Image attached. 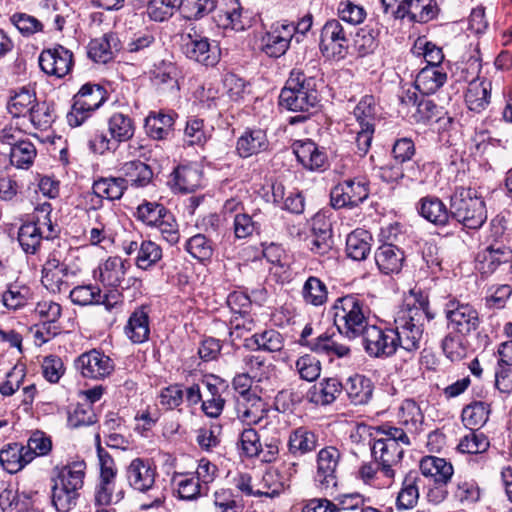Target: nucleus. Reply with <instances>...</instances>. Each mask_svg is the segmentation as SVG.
I'll use <instances>...</instances> for the list:
<instances>
[{
  "mask_svg": "<svg viewBox=\"0 0 512 512\" xmlns=\"http://www.w3.org/2000/svg\"><path fill=\"white\" fill-rule=\"evenodd\" d=\"M434 314L428 307V299L421 292L411 291L399 307L394 318L396 349L402 348L414 352L420 348L425 318L433 319Z\"/></svg>",
  "mask_w": 512,
  "mask_h": 512,
  "instance_id": "obj_1",
  "label": "nucleus"
},
{
  "mask_svg": "<svg viewBox=\"0 0 512 512\" xmlns=\"http://www.w3.org/2000/svg\"><path fill=\"white\" fill-rule=\"evenodd\" d=\"M411 444L410 438L403 428L383 426L377 429V435L371 444V454L378 464L380 473L387 479L390 486L395 478L396 470L402 460L403 446Z\"/></svg>",
  "mask_w": 512,
  "mask_h": 512,
  "instance_id": "obj_2",
  "label": "nucleus"
},
{
  "mask_svg": "<svg viewBox=\"0 0 512 512\" xmlns=\"http://www.w3.org/2000/svg\"><path fill=\"white\" fill-rule=\"evenodd\" d=\"M454 61L450 64V89L458 93L461 88L479 78L481 58L478 44H474L469 34H459L450 40Z\"/></svg>",
  "mask_w": 512,
  "mask_h": 512,
  "instance_id": "obj_3",
  "label": "nucleus"
},
{
  "mask_svg": "<svg viewBox=\"0 0 512 512\" xmlns=\"http://www.w3.org/2000/svg\"><path fill=\"white\" fill-rule=\"evenodd\" d=\"M86 464L74 461L58 468L52 486V504L59 512H68L77 504L80 490L84 486Z\"/></svg>",
  "mask_w": 512,
  "mask_h": 512,
  "instance_id": "obj_4",
  "label": "nucleus"
},
{
  "mask_svg": "<svg viewBox=\"0 0 512 512\" xmlns=\"http://www.w3.org/2000/svg\"><path fill=\"white\" fill-rule=\"evenodd\" d=\"M333 320L339 333L348 339L360 337L369 325V308L358 294H348L335 300Z\"/></svg>",
  "mask_w": 512,
  "mask_h": 512,
  "instance_id": "obj_5",
  "label": "nucleus"
},
{
  "mask_svg": "<svg viewBox=\"0 0 512 512\" xmlns=\"http://www.w3.org/2000/svg\"><path fill=\"white\" fill-rule=\"evenodd\" d=\"M129 486L142 494H148L150 501L142 502L140 508L148 510L160 507L165 500L163 490L156 483L157 470L148 459L135 458L125 470Z\"/></svg>",
  "mask_w": 512,
  "mask_h": 512,
  "instance_id": "obj_6",
  "label": "nucleus"
},
{
  "mask_svg": "<svg viewBox=\"0 0 512 512\" xmlns=\"http://www.w3.org/2000/svg\"><path fill=\"white\" fill-rule=\"evenodd\" d=\"M450 216L468 229H478L487 219L485 202L475 190L457 187L450 197Z\"/></svg>",
  "mask_w": 512,
  "mask_h": 512,
  "instance_id": "obj_7",
  "label": "nucleus"
},
{
  "mask_svg": "<svg viewBox=\"0 0 512 512\" xmlns=\"http://www.w3.org/2000/svg\"><path fill=\"white\" fill-rule=\"evenodd\" d=\"M421 474L428 480V501L443 502L448 495V462L443 457L427 455L419 462Z\"/></svg>",
  "mask_w": 512,
  "mask_h": 512,
  "instance_id": "obj_8",
  "label": "nucleus"
},
{
  "mask_svg": "<svg viewBox=\"0 0 512 512\" xmlns=\"http://www.w3.org/2000/svg\"><path fill=\"white\" fill-rule=\"evenodd\" d=\"M106 91L97 84L86 83L73 97V105L67 114L70 126L82 125L106 100Z\"/></svg>",
  "mask_w": 512,
  "mask_h": 512,
  "instance_id": "obj_9",
  "label": "nucleus"
},
{
  "mask_svg": "<svg viewBox=\"0 0 512 512\" xmlns=\"http://www.w3.org/2000/svg\"><path fill=\"white\" fill-rule=\"evenodd\" d=\"M352 32L337 19L328 20L321 29L319 47L323 55L343 59L350 44Z\"/></svg>",
  "mask_w": 512,
  "mask_h": 512,
  "instance_id": "obj_10",
  "label": "nucleus"
},
{
  "mask_svg": "<svg viewBox=\"0 0 512 512\" xmlns=\"http://www.w3.org/2000/svg\"><path fill=\"white\" fill-rule=\"evenodd\" d=\"M368 183L363 179H348L330 191V202L334 209L355 208L369 196Z\"/></svg>",
  "mask_w": 512,
  "mask_h": 512,
  "instance_id": "obj_11",
  "label": "nucleus"
},
{
  "mask_svg": "<svg viewBox=\"0 0 512 512\" xmlns=\"http://www.w3.org/2000/svg\"><path fill=\"white\" fill-rule=\"evenodd\" d=\"M360 336L363 348L370 357L388 358L397 351L392 328L382 329L376 325H368Z\"/></svg>",
  "mask_w": 512,
  "mask_h": 512,
  "instance_id": "obj_12",
  "label": "nucleus"
},
{
  "mask_svg": "<svg viewBox=\"0 0 512 512\" xmlns=\"http://www.w3.org/2000/svg\"><path fill=\"white\" fill-rule=\"evenodd\" d=\"M340 458L341 453L334 446L324 447L317 453L314 481L321 490L333 491L337 486Z\"/></svg>",
  "mask_w": 512,
  "mask_h": 512,
  "instance_id": "obj_13",
  "label": "nucleus"
},
{
  "mask_svg": "<svg viewBox=\"0 0 512 512\" xmlns=\"http://www.w3.org/2000/svg\"><path fill=\"white\" fill-rule=\"evenodd\" d=\"M181 51L190 60L205 66H214L219 61L217 46H212L206 37L191 32L181 36Z\"/></svg>",
  "mask_w": 512,
  "mask_h": 512,
  "instance_id": "obj_14",
  "label": "nucleus"
},
{
  "mask_svg": "<svg viewBox=\"0 0 512 512\" xmlns=\"http://www.w3.org/2000/svg\"><path fill=\"white\" fill-rule=\"evenodd\" d=\"M293 37L294 23H275L261 37V51L268 57L279 58L287 52Z\"/></svg>",
  "mask_w": 512,
  "mask_h": 512,
  "instance_id": "obj_15",
  "label": "nucleus"
},
{
  "mask_svg": "<svg viewBox=\"0 0 512 512\" xmlns=\"http://www.w3.org/2000/svg\"><path fill=\"white\" fill-rule=\"evenodd\" d=\"M39 65L47 75L63 78L74 65L73 53L62 45H56L40 53Z\"/></svg>",
  "mask_w": 512,
  "mask_h": 512,
  "instance_id": "obj_16",
  "label": "nucleus"
},
{
  "mask_svg": "<svg viewBox=\"0 0 512 512\" xmlns=\"http://www.w3.org/2000/svg\"><path fill=\"white\" fill-rule=\"evenodd\" d=\"M280 105L300 115L291 117L290 124H296L307 120L311 110L315 109L319 102V95H305L303 92L283 88L279 96Z\"/></svg>",
  "mask_w": 512,
  "mask_h": 512,
  "instance_id": "obj_17",
  "label": "nucleus"
},
{
  "mask_svg": "<svg viewBox=\"0 0 512 512\" xmlns=\"http://www.w3.org/2000/svg\"><path fill=\"white\" fill-rule=\"evenodd\" d=\"M75 365L84 377L91 379H102L114 369L109 356L95 349L81 354Z\"/></svg>",
  "mask_w": 512,
  "mask_h": 512,
  "instance_id": "obj_18",
  "label": "nucleus"
},
{
  "mask_svg": "<svg viewBox=\"0 0 512 512\" xmlns=\"http://www.w3.org/2000/svg\"><path fill=\"white\" fill-rule=\"evenodd\" d=\"M436 15L433 0H403L398 4L393 16L397 19L408 17L411 22L427 23Z\"/></svg>",
  "mask_w": 512,
  "mask_h": 512,
  "instance_id": "obj_19",
  "label": "nucleus"
},
{
  "mask_svg": "<svg viewBox=\"0 0 512 512\" xmlns=\"http://www.w3.org/2000/svg\"><path fill=\"white\" fill-rule=\"evenodd\" d=\"M36 493H19L8 484L0 493V507L4 512H41L36 504Z\"/></svg>",
  "mask_w": 512,
  "mask_h": 512,
  "instance_id": "obj_20",
  "label": "nucleus"
},
{
  "mask_svg": "<svg viewBox=\"0 0 512 512\" xmlns=\"http://www.w3.org/2000/svg\"><path fill=\"white\" fill-rule=\"evenodd\" d=\"M69 296L71 301L79 306L103 304L110 310L117 302L119 294H102L99 287L94 285H79L74 287Z\"/></svg>",
  "mask_w": 512,
  "mask_h": 512,
  "instance_id": "obj_21",
  "label": "nucleus"
},
{
  "mask_svg": "<svg viewBox=\"0 0 512 512\" xmlns=\"http://www.w3.org/2000/svg\"><path fill=\"white\" fill-rule=\"evenodd\" d=\"M478 326V313L469 304L450 301V331L466 336Z\"/></svg>",
  "mask_w": 512,
  "mask_h": 512,
  "instance_id": "obj_22",
  "label": "nucleus"
},
{
  "mask_svg": "<svg viewBox=\"0 0 512 512\" xmlns=\"http://www.w3.org/2000/svg\"><path fill=\"white\" fill-rule=\"evenodd\" d=\"M235 409L238 419L249 426L258 424L267 413L266 404L258 395L237 396Z\"/></svg>",
  "mask_w": 512,
  "mask_h": 512,
  "instance_id": "obj_23",
  "label": "nucleus"
},
{
  "mask_svg": "<svg viewBox=\"0 0 512 512\" xmlns=\"http://www.w3.org/2000/svg\"><path fill=\"white\" fill-rule=\"evenodd\" d=\"M202 172L194 165H180L170 175L169 184L181 193L194 192L201 184Z\"/></svg>",
  "mask_w": 512,
  "mask_h": 512,
  "instance_id": "obj_24",
  "label": "nucleus"
},
{
  "mask_svg": "<svg viewBox=\"0 0 512 512\" xmlns=\"http://www.w3.org/2000/svg\"><path fill=\"white\" fill-rule=\"evenodd\" d=\"M404 260L403 250L391 243L382 244L375 252V262L379 270L387 275L399 273Z\"/></svg>",
  "mask_w": 512,
  "mask_h": 512,
  "instance_id": "obj_25",
  "label": "nucleus"
},
{
  "mask_svg": "<svg viewBox=\"0 0 512 512\" xmlns=\"http://www.w3.org/2000/svg\"><path fill=\"white\" fill-rule=\"evenodd\" d=\"M269 147L266 132L262 129H247L237 140L236 151L242 158L266 151Z\"/></svg>",
  "mask_w": 512,
  "mask_h": 512,
  "instance_id": "obj_26",
  "label": "nucleus"
},
{
  "mask_svg": "<svg viewBox=\"0 0 512 512\" xmlns=\"http://www.w3.org/2000/svg\"><path fill=\"white\" fill-rule=\"evenodd\" d=\"M121 48L120 40L115 33H106L102 37L92 39L88 45V56L98 63H107L114 53Z\"/></svg>",
  "mask_w": 512,
  "mask_h": 512,
  "instance_id": "obj_27",
  "label": "nucleus"
},
{
  "mask_svg": "<svg viewBox=\"0 0 512 512\" xmlns=\"http://www.w3.org/2000/svg\"><path fill=\"white\" fill-rule=\"evenodd\" d=\"M318 446V434L308 427L300 426L290 432L288 450L294 456H303L313 452Z\"/></svg>",
  "mask_w": 512,
  "mask_h": 512,
  "instance_id": "obj_28",
  "label": "nucleus"
},
{
  "mask_svg": "<svg viewBox=\"0 0 512 512\" xmlns=\"http://www.w3.org/2000/svg\"><path fill=\"white\" fill-rule=\"evenodd\" d=\"M491 83L479 78L467 85L464 94L465 103L470 111L480 113L485 110L490 103Z\"/></svg>",
  "mask_w": 512,
  "mask_h": 512,
  "instance_id": "obj_29",
  "label": "nucleus"
},
{
  "mask_svg": "<svg viewBox=\"0 0 512 512\" xmlns=\"http://www.w3.org/2000/svg\"><path fill=\"white\" fill-rule=\"evenodd\" d=\"M31 461V454L19 443L8 444L0 451V463L11 474L22 470Z\"/></svg>",
  "mask_w": 512,
  "mask_h": 512,
  "instance_id": "obj_30",
  "label": "nucleus"
},
{
  "mask_svg": "<svg viewBox=\"0 0 512 512\" xmlns=\"http://www.w3.org/2000/svg\"><path fill=\"white\" fill-rule=\"evenodd\" d=\"M293 151L297 160L310 170L322 168L326 161V156L317 145L310 141H297L293 144Z\"/></svg>",
  "mask_w": 512,
  "mask_h": 512,
  "instance_id": "obj_31",
  "label": "nucleus"
},
{
  "mask_svg": "<svg viewBox=\"0 0 512 512\" xmlns=\"http://www.w3.org/2000/svg\"><path fill=\"white\" fill-rule=\"evenodd\" d=\"M175 116V113L150 112L145 119L147 134L155 140L168 138L173 131Z\"/></svg>",
  "mask_w": 512,
  "mask_h": 512,
  "instance_id": "obj_32",
  "label": "nucleus"
},
{
  "mask_svg": "<svg viewBox=\"0 0 512 512\" xmlns=\"http://www.w3.org/2000/svg\"><path fill=\"white\" fill-rule=\"evenodd\" d=\"M121 172L126 187L128 185L135 188L145 187L153 178V171L150 166L139 160L124 163L121 167Z\"/></svg>",
  "mask_w": 512,
  "mask_h": 512,
  "instance_id": "obj_33",
  "label": "nucleus"
},
{
  "mask_svg": "<svg viewBox=\"0 0 512 512\" xmlns=\"http://www.w3.org/2000/svg\"><path fill=\"white\" fill-rule=\"evenodd\" d=\"M418 481L419 477L415 471H410L405 475L395 502L398 511L410 510L417 505L419 499Z\"/></svg>",
  "mask_w": 512,
  "mask_h": 512,
  "instance_id": "obj_34",
  "label": "nucleus"
},
{
  "mask_svg": "<svg viewBox=\"0 0 512 512\" xmlns=\"http://www.w3.org/2000/svg\"><path fill=\"white\" fill-rule=\"evenodd\" d=\"M216 22L224 29L235 31H242L248 26L247 17L243 15V8L238 0H230L225 9L219 10Z\"/></svg>",
  "mask_w": 512,
  "mask_h": 512,
  "instance_id": "obj_35",
  "label": "nucleus"
},
{
  "mask_svg": "<svg viewBox=\"0 0 512 512\" xmlns=\"http://www.w3.org/2000/svg\"><path fill=\"white\" fill-rule=\"evenodd\" d=\"M125 334L133 343H143L150 335L149 315L143 307L136 309L125 326Z\"/></svg>",
  "mask_w": 512,
  "mask_h": 512,
  "instance_id": "obj_36",
  "label": "nucleus"
},
{
  "mask_svg": "<svg viewBox=\"0 0 512 512\" xmlns=\"http://www.w3.org/2000/svg\"><path fill=\"white\" fill-rule=\"evenodd\" d=\"M153 85L163 92H174L179 89L177 68L169 61H161L151 71Z\"/></svg>",
  "mask_w": 512,
  "mask_h": 512,
  "instance_id": "obj_37",
  "label": "nucleus"
},
{
  "mask_svg": "<svg viewBox=\"0 0 512 512\" xmlns=\"http://www.w3.org/2000/svg\"><path fill=\"white\" fill-rule=\"evenodd\" d=\"M129 266L128 261L118 256L109 257L100 267V281L105 286H120Z\"/></svg>",
  "mask_w": 512,
  "mask_h": 512,
  "instance_id": "obj_38",
  "label": "nucleus"
},
{
  "mask_svg": "<svg viewBox=\"0 0 512 512\" xmlns=\"http://www.w3.org/2000/svg\"><path fill=\"white\" fill-rule=\"evenodd\" d=\"M373 390V382L364 375L355 374L346 382L348 397L355 405L367 404L372 398Z\"/></svg>",
  "mask_w": 512,
  "mask_h": 512,
  "instance_id": "obj_39",
  "label": "nucleus"
},
{
  "mask_svg": "<svg viewBox=\"0 0 512 512\" xmlns=\"http://www.w3.org/2000/svg\"><path fill=\"white\" fill-rule=\"evenodd\" d=\"M372 237L363 229H357L347 236L346 253L353 260L361 261L367 258L371 251Z\"/></svg>",
  "mask_w": 512,
  "mask_h": 512,
  "instance_id": "obj_40",
  "label": "nucleus"
},
{
  "mask_svg": "<svg viewBox=\"0 0 512 512\" xmlns=\"http://www.w3.org/2000/svg\"><path fill=\"white\" fill-rule=\"evenodd\" d=\"M447 80V74L433 66L420 70L415 79V87L423 94L436 92Z\"/></svg>",
  "mask_w": 512,
  "mask_h": 512,
  "instance_id": "obj_41",
  "label": "nucleus"
},
{
  "mask_svg": "<svg viewBox=\"0 0 512 512\" xmlns=\"http://www.w3.org/2000/svg\"><path fill=\"white\" fill-rule=\"evenodd\" d=\"M311 351L329 357L343 358L350 354L347 345L339 343L334 336L322 333L316 337V342L311 345Z\"/></svg>",
  "mask_w": 512,
  "mask_h": 512,
  "instance_id": "obj_42",
  "label": "nucleus"
},
{
  "mask_svg": "<svg viewBox=\"0 0 512 512\" xmlns=\"http://www.w3.org/2000/svg\"><path fill=\"white\" fill-rule=\"evenodd\" d=\"M377 112L375 98L372 95L364 96L354 108L356 124L353 126L375 129Z\"/></svg>",
  "mask_w": 512,
  "mask_h": 512,
  "instance_id": "obj_43",
  "label": "nucleus"
},
{
  "mask_svg": "<svg viewBox=\"0 0 512 512\" xmlns=\"http://www.w3.org/2000/svg\"><path fill=\"white\" fill-rule=\"evenodd\" d=\"M288 478H285L280 474L277 469L267 470L261 480V488L256 490L257 497H278L286 487Z\"/></svg>",
  "mask_w": 512,
  "mask_h": 512,
  "instance_id": "obj_44",
  "label": "nucleus"
},
{
  "mask_svg": "<svg viewBox=\"0 0 512 512\" xmlns=\"http://www.w3.org/2000/svg\"><path fill=\"white\" fill-rule=\"evenodd\" d=\"M92 189L97 197L118 200L123 196L127 187L122 177H109L94 181Z\"/></svg>",
  "mask_w": 512,
  "mask_h": 512,
  "instance_id": "obj_45",
  "label": "nucleus"
},
{
  "mask_svg": "<svg viewBox=\"0 0 512 512\" xmlns=\"http://www.w3.org/2000/svg\"><path fill=\"white\" fill-rule=\"evenodd\" d=\"M465 27L475 34H481L487 29L488 21L485 17V8L483 6H477L472 9L467 23L462 20L453 21L450 26V32L453 33L454 36H458L459 34L463 35L465 34L463 32Z\"/></svg>",
  "mask_w": 512,
  "mask_h": 512,
  "instance_id": "obj_46",
  "label": "nucleus"
},
{
  "mask_svg": "<svg viewBox=\"0 0 512 512\" xmlns=\"http://www.w3.org/2000/svg\"><path fill=\"white\" fill-rule=\"evenodd\" d=\"M108 131L114 142L128 141L135 131L133 120L122 113H115L109 118Z\"/></svg>",
  "mask_w": 512,
  "mask_h": 512,
  "instance_id": "obj_47",
  "label": "nucleus"
},
{
  "mask_svg": "<svg viewBox=\"0 0 512 512\" xmlns=\"http://www.w3.org/2000/svg\"><path fill=\"white\" fill-rule=\"evenodd\" d=\"M30 288L24 284L10 283L2 293L1 302L9 310L24 307L31 299Z\"/></svg>",
  "mask_w": 512,
  "mask_h": 512,
  "instance_id": "obj_48",
  "label": "nucleus"
},
{
  "mask_svg": "<svg viewBox=\"0 0 512 512\" xmlns=\"http://www.w3.org/2000/svg\"><path fill=\"white\" fill-rule=\"evenodd\" d=\"M318 79L314 75L306 73L301 68H294L290 72V76L287 80L284 88L297 90L303 92L305 95H319L318 90Z\"/></svg>",
  "mask_w": 512,
  "mask_h": 512,
  "instance_id": "obj_49",
  "label": "nucleus"
},
{
  "mask_svg": "<svg viewBox=\"0 0 512 512\" xmlns=\"http://www.w3.org/2000/svg\"><path fill=\"white\" fill-rule=\"evenodd\" d=\"M45 239L37 224L24 223L18 230V242L22 250L27 254H35Z\"/></svg>",
  "mask_w": 512,
  "mask_h": 512,
  "instance_id": "obj_50",
  "label": "nucleus"
},
{
  "mask_svg": "<svg viewBox=\"0 0 512 512\" xmlns=\"http://www.w3.org/2000/svg\"><path fill=\"white\" fill-rule=\"evenodd\" d=\"M35 103V93L23 87L11 97L8 103V111L13 117H26L30 114Z\"/></svg>",
  "mask_w": 512,
  "mask_h": 512,
  "instance_id": "obj_51",
  "label": "nucleus"
},
{
  "mask_svg": "<svg viewBox=\"0 0 512 512\" xmlns=\"http://www.w3.org/2000/svg\"><path fill=\"white\" fill-rule=\"evenodd\" d=\"M420 214L435 225L444 227L448 222V211L444 203L437 198H424L421 202Z\"/></svg>",
  "mask_w": 512,
  "mask_h": 512,
  "instance_id": "obj_52",
  "label": "nucleus"
},
{
  "mask_svg": "<svg viewBox=\"0 0 512 512\" xmlns=\"http://www.w3.org/2000/svg\"><path fill=\"white\" fill-rule=\"evenodd\" d=\"M302 296L306 303L321 306L328 298L327 287L319 278L310 276L303 285Z\"/></svg>",
  "mask_w": 512,
  "mask_h": 512,
  "instance_id": "obj_53",
  "label": "nucleus"
},
{
  "mask_svg": "<svg viewBox=\"0 0 512 512\" xmlns=\"http://www.w3.org/2000/svg\"><path fill=\"white\" fill-rule=\"evenodd\" d=\"M489 413L490 409L488 404L476 401L467 405L462 410L461 417L464 425L470 428V430H473L474 427L482 426L486 423Z\"/></svg>",
  "mask_w": 512,
  "mask_h": 512,
  "instance_id": "obj_54",
  "label": "nucleus"
},
{
  "mask_svg": "<svg viewBox=\"0 0 512 512\" xmlns=\"http://www.w3.org/2000/svg\"><path fill=\"white\" fill-rule=\"evenodd\" d=\"M162 258V248L151 240L141 239L139 254L135 257V264L142 270H147Z\"/></svg>",
  "mask_w": 512,
  "mask_h": 512,
  "instance_id": "obj_55",
  "label": "nucleus"
},
{
  "mask_svg": "<svg viewBox=\"0 0 512 512\" xmlns=\"http://www.w3.org/2000/svg\"><path fill=\"white\" fill-rule=\"evenodd\" d=\"M181 3L182 0H148L147 14L151 20L163 22L173 16Z\"/></svg>",
  "mask_w": 512,
  "mask_h": 512,
  "instance_id": "obj_56",
  "label": "nucleus"
},
{
  "mask_svg": "<svg viewBox=\"0 0 512 512\" xmlns=\"http://www.w3.org/2000/svg\"><path fill=\"white\" fill-rule=\"evenodd\" d=\"M400 423L406 427V432H416L423 422V414L414 400H405L399 414Z\"/></svg>",
  "mask_w": 512,
  "mask_h": 512,
  "instance_id": "obj_57",
  "label": "nucleus"
},
{
  "mask_svg": "<svg viewBox=\"0 0 512 512\" xmlns=\"http://www.w3.org/2000/svg\"><path fill=\"white\" fill-rule=\"evenodd\" d=\"M250 341L256 346V349L267 352H278L284 346L282 335L274 329L255 333L251 336Z\"/></svg>",
  "mask_w": 512,
  "mask_h": 512,
  "instance_id": "obj_58",
  "label": "nucleus"
},
{
  "mask_svg": "<svg viewBox=\"0 0 512 512\" xmlns=\"http://www.w3.org/2000/svg\"><path fill=\"white\" fill-rule=\"evenodd\" d=\"M170 211L157 202H144L137 208V218L145 225L155 227Z\"/></svg>",
  "mask_w": 512,
  "mask_h": 512,
  "instance_id": "obj_59",
  "label": "nucleus"
},
{
  "mask_svg": "<svg viewBox=\"0 0 512 512\" xmlns=\"http://www.w3.org/2000/svg\"><path fill=\"white\" fill-rule=\"evenodd\" d=\"M185 248L188 253L200 261L209 260L214 251L212 239L204 234H196L190 237Z\"/></svg>",
  "mask_w": 512,
  "mask_h": 512,
  "instance_id": "obj_60",
  "label": "nucleus"
},
{
  "mask_svg": "<svg viewBox=\"0 0 512 512\" xmlns=\"http://www.w3.org/2000/svg\"><path fill=\"white\" fill-rule=\"evenodd\" d=\"M217 0H182L181 9L188 20H198L215 10Z\"/></svg>",
  "mask_w": 512,
  "mask_h": 512,
  "instance_id": "obj_61",
  "label": "nucleus"
},
{
  "mask_svg": "<svg viewBox=\"0 0 512 512\" xmlns=\"http://www.w3.org/2000/svg\"><path fill=\"white\" fill-rule=\"evenodd\" d=\"M490 442L483 433H477L471 430L468 434L463 436L457 445V450L460 453L467 454H480L488 450Z\"/></svg>",
  "mask_w": 512,
  "mask_h": 512,
  "instance_id": "obj_62",
  "label": "nucleus"
},
{
  "mask_svg": "<svg viewBox=\"0 0 512 512\" xmlns=\"http://www.w3.org/2000/svg\"><path fill=\"white\" fill-rule=\"evenodd\" d=\"M10 162L17 168L27 169L36 156L35 146L27 139L10 148Z\"/></svg>",
  "mask_w": 512,
  "mask_h": 512,
  "instance_id": "obj_63",
  "label": "nucleus"
},
{
  "mask_svg": "<svg viewBox=\"0 0 512 512\" xmlns=\"http://www.w3.org/2000/svg\"><path fill=\"white\" fill-rule=\"evenodd\" d=\"M177 485L179 497L185 500L195 499L197 496L207 495L202 489V485L190 474H179L174 476Z\"/></svg>",
  "mask_w": 512,
  "mask_h": 512,
  "instance_id": "obj_64",
  "label": "nucleus"
}]
</instances>
